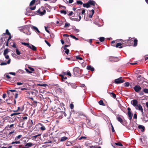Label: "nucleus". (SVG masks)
<instances>
[{
  "label": "nucleus",
  "instance_id": "f257e3e1",
  "mask_svg": "<svg viewBox=\"0 0 148 148\" xmlns=\"http://www.w3.org/2000/svg\"><path fill=\"white\" fill-rule=\"evenodd\" d=\"M29 28L27 26L24 27L23 28V32L27 35H29L31 34V32L29 31Z\"/></svg>",
  "mask_w": 148,
  "mask_h": 148
},
{
  "label": "nucleus",
  "instance_id": "f03ea898",
  "mask_svg": "<svg viewBox=\"0 0 148 148\" xmlns=\"http://www.w3.org/2000/svg\"><path fill=\"white\" fill-rule=\"evenodd\" d=\"M37 12L38 15H42L46 13V11L42 8H41L37 11Z\"/></svg>",
  "mask_w": 148,
  "mask_h": 148
},
{
  "label": "nucleus",
  "instance_id": "7ed1b4c3",
  "mask_svg": "<svg viewBox=\"0 0 148 148\" xmlns=\"http://www.w3.org/2000/svg\"><path fill=\"white\" fill-rule=\"evenodd\" d=\"M135 107L136 109L141 111L143 114V110L142 106L140 104H138Z\"/></svg>",
  "mask_w": 148,
  "mask_h": 148
},
{
  "label": "nucleus",
  "instance_id": "20e7f679",
  "mask_svg": "<svg viewBox=\"0 0 148 148\" xmlns=\"http://www.w3.org/2000/svg\"><path fill=\"white\" fill-rule=\"evenodd\" d=\"M122 77H120L115 80V82L117 84L122 83L124 82V81L121 79Z\"/></svg>",
  "mask_w": 148,
  "mask_h": 148
},
{
  "label": "nucleus",
  "instance_id": "39448f33",
  "mask_svg": "<svg viewBox=\"0 0 148 148\" xmlns=\"http://www.w3.org/2000/svg\"><path fill=\"white\" fill-rule=\"evenodd\" d=\"M31 28L36 33L38 34L40 33V31L38 30L37 27L33 25L31 26Z\"/></svg>",
  "mask_w": 148,
  "mask_h": 148
},
{
  "label": "nucleus",
  "instance_id": "423d86ee",
  "mask_svg": "<svg viewBox=\"0 0 148 148\" xmlns=\"http://www.w3.org/2000/svg\"><path fill=\"white\" fill-rule=\"evenodd\" d=\"M141 89V88L139 85H136L134 87V90L136 92H138L140 91Z\"/></svg>",
  "mask_w": 148,
  "mask_h": 148
},
{
  "label": "nucleus",
  "instance_id": "0eeeda50",
  "mask_svg": "<svg viewBox=\"0 0 148 148\" xmlns=\"http://www.w3.org/2000/svg\"><path fill=\"white\" fill-rule=\"evenodd\" d=\"M131 104L134 107L138 105V101L136 99H133L131 101Z\"/></svg>",
  "mask_w": 148,
  "mask_h": 148
},
{
  "label": "nucleus",
  "instance_id": "6e6552de",
  "mask_svg": "<svg viewBox=\"0 0 148 148\" xmlns=\"http://www.w3.org/2000/svg\"><path fill=\"white\" fill-rule=\"evenodd\" d=\"M74 72L78 74H80L81 73V70L78 67H75L73 69Z\"/></svg>",
  "mask_w": 148,
  "mask_h": 148
},
{
  "label": "nucleus",
  "instance_id": "1a4fd4ad",
  "mask_svg": "<svg viewBox=\"0 0 148 148\" xmlns=\"http://www.w3.org/2000/svg\"><path fill=\"white\" fill-rule=\"evenodd\" d=\"M11 61V59H9L8 60L7 62H3L0 64V65L1 66L6 65L7 64H9L10 63Z\"/></svg>",
  "mask_w": 148,
  "mask_h": 148
},
{
  "label": "nucleus",
  "instance_id": "9d476101",
  "mask_svg": "<svg viewBox=\"0 0 148 148\" xmlns=\"http://www.w3.org/2000/svg\"><path fill=\"white\" fill-rule=\"evenodd\" d=\"M69 86H70L73 88H76L77 87L75 84L74 83H69L68 84Z\"/></svg>",
  "mask_w": 148,
  "mask_h": 148
},
{
  "label": "nucleus",
  "instance_id": "9b49d317",
  "mask_svg": "<svg viewBox=\"0 0 148 148\" xmlns=\"http://www.w3.org/2000/svg\"><path fill=\"white\" fill-rule=\"evenodd\" d=\"M68 139V137L66 136H64L61 138L60 141V142H63L67 140Z\"/></svg>",
  "mask_w": 148,
  "mask_h": 148
},
{
  "label": "nucleus",
  "instance_id": "f8f14e48",
  "mask_svg": "<svg viewBox=\"0 0 148 148\" xmlns=\"http://www.w3.org/2000/svg\"><path fill=\"white\" fill-rule=\"evenodd\" d=\"M29 47L33 50V51H36V47L34 45H29Z\"/></svg>",
  "mask_w": 148,
  "mask_h": 148
},
{
  "label": "nucleus",
  "instance_id": "ddd939ff",
  "mask_svg": "<svg viewBox=\"0 0 148 148\" xmlns=\"http://www.w3.org/2000/svg\"><path fill=\"white\" fill-rule=\"evenodd\" d=\"M88 2L90 5H91L95 6L96 4L95 2L93 1L89 0Z\"/></svg>",
  "mask_w": 148,
  "mask_h": 148
},
{
  "label": "nucleus",
  "instance_id": "4468645a",
  "mask_svg": "<svg viewBox=\"0 0 148 148\" xmlns=\"http://www.w3.org/2000/svg\"><path fill=\"white\" fill-rule=\"evenodd\" d=\"M127 114H128V116L129 117V119L130 120L132 119L133 116V114H132L131 112H128Z\"/></svg>",
  "mask_w": 148,
  "mask_h": 148
},
{
  "label": "nucleus",
  "instance_id": "2eb2a0df",
  "mask_svg": "<svg viewBox=\"0 0 148 148\" xmlns=\"http://www.w3.org/2000/svg\"><path fill=\"white\" fill-rule=\"evenodd\" d=\"M87 69L88 70H90L92 71L94 70V68L93 67H92L91 66L89 65L87 66Z\"/></svg>",
  "mask_w": 148,
  "mask_h": 148
},
{
  "label": "nucleus",
  "instance_id": "dca6fc26",
  "mask_svg": "<svg viewBox=\"0 0 148 148\" xmlns=\"http://www.w3.org/2000/svg\"><path fill=\"white\" fill-rule=\"evenodd\" d=\"M40 135L41 134H39L34 136H32L31 137V138L33 140H35L36 139V138L39 136H40Z\"/></svg>",
  "mask_w": 148,
  "mask_h": 148
},
{
  "label": "nucleus",
  "instance_id": "f3484780",
  "mask_svg": "<svg viewBox=\"0 0 148 148\" xmlns=\"http://www.w3.org/2000/svg\"><path fill=\"white\" fill-rule=\"evenodd\" d=\"M79 18H74V21H79L81 19V17L80 15V14L79 13L78 14Z\"/></svg>",
  "mask_w": 148,
  "mask_h": 148
},
{
  "label": "nucleus",
  "instance_id": "a211bd4d",
  "mask_svg": "<svg viewBox=\"0 0 148 148\" xmlns=\"http://www.w3.org/2000/svg\"><path fill=\"white\" fill-rule=\"evenodd\" d=\"M83 6L84 7H86V8H88L90 7V5L88 2L86 3H84L83 4Z\"/></svg>",
  "mask_w": 148,
  "mask_h": 148
},
{
  "label": "nucleus",
  "instance_id": "6ab92c4d",
  "mask_svg": "<svg viewBox=\"0 0 148 148\" xmlns=\"http://www.w3.org/2000/svg\"><path fill=\"white\" fill-rule=\"evenodd\" d=\"M138 128L140 129L141 130V131L143 132L145 130V127L144 126L141 125H139L138 126Z\"/></svg>",
  "mask_w": 148,
  "mask_h": 148
},
{
  "label": "nucleus",
  "instance_id": "aec40b11",
  "mask_svg": "<svg viewBox=\"0 0 148 148\" xmlns=\"http://www.w3.org/2000/svg\"><path fill=\"white\" fill-rule=\"evenodd\" d=\"M33 145V144L30 143H27V144H26L25 145V146L27 147V148H28L29 147H31Z\"/></svg>",
  "mask_w": 148,
  "mask_h": 148
},
{
  "label": "nucleus",
  "instance_id": "412c9836",
  "mask_svg": "<svg viewBox=\"0 0 148 148\" xmlns=\"http://www.w3.org/2000/svg\"><path fill=\"white\" fill-rule=\"evenodd\" d=\"M91 14H90L89 15V17L90 18H92V16L94 13V10H93V9L92 10H91Z\"/></svg>",
  "mask_w": 148,
  "mask_h": 148
},
{
  "label": "nucleus",
  "instance_id": "4be33fe9",
  "mask_svg": "<svg viewBox=\"0 0 148 148\" xmlns=\"http://www.w3.org/2000/svg\"><path fill=\"white\" fill-rule=\"evenodd\" d=\"M117 120L119 122H120L122 124H123V120L120 117H117Z\"/></svg>",
  "mask_w": 148,
  "mask_h": 148
},
{
  "label": "nucleus",
  "instance_id": "5701e85b",
  "mask_svg": "<svg viewBox=\"0 0 148 148\" xmlns=\"http://www.w3.org/2000/svg\"><path fill=\"white\" fill-rule=\"evenodd\" d=\"M122 44L121 43H117L116 45V47H119V48H121L122 47L121 46Z\"/></svg>",
  "mask_w": 148,
  "mask_h": 148
},
{
  "label": "nucleus",
  "instance_id": "b1692460",
  "mask_svg": "<svg viewBox=\"0 0 148 148\" xmlns=\"http://www.w3.org/2000/svg\"><path fill=\"white\" fill-rule=\"evenodd\" d=\"M22 136V135H19L15 137V140H17L20 139Z\"/></svg>",
  "mask_w": 148,
  "mask_h": 148
},
{
  "label": "nucleus",
  "instance_id": "393cba45",
  "mask_svg": "<svg viewBox=\"0 0 148 148\" xmlns=\"http://www.w3.org/2000/svg\"><path fill=\"white\" fill-rule=\"evenodd\" d=\"M20 141H15V142H12L11 144H12V145H13V144H19L20 143Z\"/></svg>",
  "mask_w": 148,
  "mask_h": 148
},
{
  "label": "nucleus",
  "instance_id": "a878e982",
  "mask_svg": "<svg viewBox=\"0 0 148 148\" xmlns=\"http://www.w3.org/2000/svg\"><path fill=\"white\" fill-rule=\"evenodd\" d=\"M64 49V50H63V51L64 52L67 54H68L69 52V49Z\"/></svg>",
  "mask_w": 148,
  "mask_h": 148
},
{
  "label": "nucleus",
  "instance_id": "bb28decb",
  "mask_svg": "<svg viewBox=\"0 0 148 148\" xmlns=\"http://www.w3.org/2000/svg\"><path fill=\"white\" fill-rule=\"evenodd\" d=\"M8 49H6L3 52V55L4 56H5V55H6L8 53Z\"/></svg>",
  "mask_w": 148,
  "mask_h": 148
},
{
  "label": "nucleus",
  "instance_id": "cd10ccee",
  "mask_svg": "<svg viewBox=\"0 0 148 148\" xmlns=\"http://www.w3.org/2000/svg\"><path fill=\"white\" fill-rule=\"evenodd\" d=\"M72 143L70 141H67L66 143V145L67 146H70L71 145Z\"/></svg>",
  "mask_w": 148,
  "mask_h": 148
},
{
  "label": "nucleus",
  "instance_id": "c85d7f7f",
  "mask_svg": "<svg viewBox=\"0 0 148 148\" xmlns=\"http://www.w3.org/2000/svg\"><path fill=\"white\" fill-rule=\"evenodd\" d=\"M65 133V135L66 136V137H67L68 138V137H70L71 136L69 134V132H64Z\"/></svg>",
  "mask_w": 148,
  "mask_h": 148
},
{
  "label": "nucleus",
  "instance_id": "c756f323",
  "mask_svg": "<svg viewBox=\"0 0 148 148\" xmlns=\"http://www.w3.org/2000/svg\"><path fill=\"white\" fill-rule=\"evenodd\" d=\"M99 104L101 105L104 106H105V105L104 103H103V101L102 100H100L99 102Z\"/></svg>",
  "mask_w": 148,
  "mask_h": 148
},
{
  "label": "nucleus",
  "instance_id": "7c9ffc66",
  "mask_svg": "<svg viewBox=\"0 0 148 148\" xmlns=\"http://www.w3.org/2000/svg\"><path fill=\"white\" fill-rule=\"evenodd\" d=\"M134 47H136L137 45V40L136 39H135L134 40Z\"/></svg>",
  "mask_w": 148,
  "mask_h": 148
},
{
  "label": "nucleus",
  "instance_id": "2f4dec72",
  "mask_svg": "<svg viewBox=\"0 0 148 148\" xmlns=\"http://www.w3.org/2000/svg\"><path fill=\"white\" fill-rule=\"evenodd\" d=\"M144 109L145 110H148V102H146V106L145 108Z\"/></svg>",
  "mask_w": 148,
  "mask_h": 148
},
{
  "label": "nucleus",
  "instance_id": "473e14b6",
  "mask_svg": "<svg viewBox=\"0 0 148 148\" xmlns=\"http://www.w3.org/2000/svg\"><path fill=\"white\" fill-rule=\"evenodd\" d=\"M21 44L23 45H24L25 46H27L28 47H29V44L28 43H25V42H21Z\"/></svg>",
  "mask_w": 148,
  "mask_h": 148
},
{
  "label": "nucleus",
  "instance_id": "72a5a7b5",
  "mask_svg": "<svg viewBox=\"0 0 148 148\" xmlns=\"http://www.w3.org/2000/svg\"><path fill=\"white\" fill-rule=\"evenodd\" d=\"M16 52L17 55H19L21 54L20 52L19 51L18 48L16 49Z\"/></svg>",
  "mask_w": 148,
  "mask_h": 148
},
{
  "label": "nucleus",
  "instance_id": "f704fd0d",
  "mask_svg": "<svg viewBox=\"0 0 148 148\" xmlns=\"http://www.w3.org/2000/svg\"><path fill=\"white\" fill-rule=\"evenodd\" d=\"M73 28L77 32H79V29H76L75 26H74L73 27Z\"/></svg>",
  "mask_w": 148,
  "mask_h": 148
},
{
  "label": "nucleus",
  "instance_id": "c9c22d12",
  "mask_svg": "<svg viewBox=\"0 0 148 148\" xmlns=\"http://www.w3.org/2000/svg\"><path fill=\"white\" fill-rule=\"evenodd\" d=\"M77 3L78 5H82L83 4V2L81 1H77L76 2Z\"/></svg>",
  "mask_w": 148,
  "mask_h": 148
},
{
  "label": "nucleus",
  "instance_id": "e433bc0d",
  "mask_svg": "<svg viewBox=\"0 0 148 148\" xmlns=\"http://www.w3.org/2000/svg\"><path fill=\"white\" fill-rule=\"evenodd\" d=\"M40 124L42 126V127L40 128V129L42 130H45V128L44 126L42 125L41 124Z\"/></svg>",
  "mask_w": 148,
  "mask_h": 148
},
{
  "label": "nucleus",
  "instance_id": "4c0bfd02",
  "mask_svg": "<svg viewBox=\"0 0 148 148\" xmlns=\"http://www.w3.org/2000/svg\"><path fill=\"white\" fill-rule=\"evenodd\" d=\"M99 39L101 42H103L105 38L104 37H100Z\"/></svg>",
  "mask_w": 148,
  "mask_h": 148
},
{
  "label": "nucleus",
  "instance_id": "58836bf2",
  "mask_svg": "<svg viewBox=\"0 0 148 148\" xmlns=\"http://www.w3.org/2000/svg\"><path fill=\"white\" fill-rule=\"evenodd\" d=\"M35 0H33L30 3L29 5L30 6H31L32 5L34 4L35 3Z\"/></svg>",
  "mask_w": 148,
  "mask_h": 148
},
{
  "label": "nucleus",
  "instance_id": "ea45409f",
  "mask_svg": "<svg viewBox=\"0 0 148 148\" xmlns=\"http://www.w3.org/2000/svg\"><path fill=\"white\" fill-rule=\"evenodd\" d=\"M56 23L57 24H59V25L60 26L62 24V22L60 21H56Z\"/></svg>",
  "mask_w": 148,
  "mask_h": 148
},
{
  "label": "nucleus",
  "instance_id": "a19ab883",
  "mask_svg": "<svg viewBox=\"0 0 148 148\" xmlns=\"http://www.w3.org/2000/svg\"><path fill=\"white\" fill-rule=\"evenodd\" d=\"M60 76H61L62 79L63 80V79H67V77H64L63 75H60Z\"/></svg>",
  "mask_w": 148,
  "mask_h": 148
},
{
  "label": "nucleus",
  "instance_id": "79ce46f5",
  "mask_svg": "<svg viewBox=\"0 0 148 148\" xmlns=\"http://www.w3.org/2000/svg\"><path fill=\"white\" fill-rule=\"evenodd\" d=\"M60 13L62 14H66V11L64 10H62L60 11Z\"/></svg>",
  "mask_w": 148,
  "mask_h": 148
},
{
  "label": "nucleus",
  "instance_id": "37998d69",
  "mask_svg": "<svg viewBox=\"0 0 148 148\" xmlns=\"http://www.w3.org/2000/svg\"><path fill=\"white\" fill-rule=\"evenodd\" d=\"M115 144L116 145L119 146H122V144L121 143H119V142L116 143H115Z\"/></svg>",
  "mask_w": 148,
  "mask_h": 148
},
{
  "label": "nucleus",
  "instance_id": "c03bdc74",
  "mask_svg": "<svg viewBox=\"0 0 148 148\" xmlns=\"http://www.w3.org/2000/svg\"><path fill=\"white\" fill-rule=\"evenodd\" d=\"M70 36L72 37L73 38L75 39L76 40H78V38L76 37L75 36L72 35H71Z\"/></svg>",
  "mask_w": 148,
  "mask_h": 148
},
{
  "label": "nucleus",
  "instance_id": "a18cd8bd",
  "mask_svg": "<svg viewBox=\"0 0 148 148\" xmlns=\"http://www.w3.org/2000/svg\"><path fill=\"white\" fill-rule=\"evenodd\" d=\"M85 9L82 10V12H81V14L83 15L85 14Z\"/></svg>",
  "mask_w": 148,
  "mask_h": 148
},
{
  "label": "nucleus",
  "instance_id": "49530a36",
  "mask_svg": "<svg viewBox=\"0 0 148 148\" xmlns=\"http://www.w3.org/2000/svg\"><path fill=\"white\" fill-rule=\"evenodd\" d=\"M143 91L146 93H148V89L145 88L143 90Z\"/></svg>",
  "mask_w": 148,
  "mask_h": 148
},
{
  "label": "nucleus",
  "instance_id": "de8ad7c7",
  "mask_svg": "<svg viewBox=\"0 0 148 148\" xmlns=\"http://www.w3.org/2000/svg\"><path fill=\"white\" fill-rule=\"evenodd\" d=\"M125 86L126 87H128L130 85V83L128 82H126L125 83Z\"/></svg>",
  "mask_w": 148,
  "mask_h": 148
},
{
  "label": "nucleus",
  "instance_id": "09e8293b",
  "mask_svg": "<svg viewBox=\"0 0 148 148\" xmlns=\"http://www.w3.org/2000/svg\"><path fill=\"white\" fill-rule=\"evenodd\" d=\"M76 58L77 59H79V60H82L83 59L81 57H79V56H76Z\"/></svg>",
  "mask_w": 148,
  "mask_h": 148
},
{
  "label": "nucleus",
  "instance_id": "8fccbe9b",
  "mask_svg": "<svg viewBox=\"0 0 148 148\" xmlns=\"http://www.w3.org/2000/svg\"><path fill=\"white\" fill-rule=\"evenodd\" d=\"M112 95V97L113 98H115L116 97V95L113 92H111L110 93Z\"/></svg>",
  "mask_w": 148,
  "mask_h": 148
},
{
  "label": "nucleus",
  "instance_id": "3c124183",
  "mask_svg": "<svg viewBox=\"0 0 148 148\" xmlns=\"http://www.w3.org/2000/svg\"><path fill=\"white\" fill-rule=\"evenodd\" d=\"M28 68L30 70V71H32V73L34 71V69L32 68L31 67H28Z\"/></svg>",
  "mask_w": 148,
  "mask_h": 148
},
{
  "label": "nucleus",
  "instance_id": "603ef678",
  "mask_svg": "<svg viewBox=\"0 0 148 148\" xmlns=\"http://www.w3.org/2000/svg\"><path fill=\"white\" fill-rule=\"evenodd\" d=\"M70 25V24L68 23H65L64 25V27H67L68 26Z\"/></svg>",
  "mask_w": 148,
  "mask_h": 148
},
{
  "label": "nucleus",
  "instance_id": "864d4df0",
  "mask_svg": "<svg viewBox=\"0 0 148 148\" xmlns=\"http://www.w3.org/2000/svg\"><path fill=\"white\" fill-rule=\"evenodd\" d=\"M36 8V6H34L33 7H30V8H29V10H30V11L31 10H35Z\"/></svg>",
  "mask_w": 148,
  "mask_h": 148
},
{
  "label": "nucleus",
  "instance_id": "5fc2aeb1",
  "mask_svg": "<svg viewBox=\"0 0 148 148\" xmlns=\"http://www.w3.org/2000/svg\"><path fill=\"white\" fill-rule=\"evenodd\" d=\"M45 31L49 33H50V32L47 29V27L46 26H45Z\"/></svg>",
  "mask_w": 148,
  "mask_h": 148
},
{
  "label": "nucleus",
  "instance_id": "6e6d98bb",
  "mask_svg": "<svg viewBox=\"0 0 148 148\" xmlns=\"http://www.w3.org/2000/svg\"><path fill=\"white\" fill-rule=\"evenodd\" d=\"M70 107L71 109H73L74 107V106H73V104L72 103L70 104Z\"/></svg>",
  "mask_w": 148,
  "mask_h": 148
},
{
  "label": "nucleus",
  "instance_id": "4d7b16f0",
  "mask_svg": "<svg viewBox=\"0 0 148 148\" xmlns=\"http://www.w3.org/2000/svg\"><path fill=\"white\" fill-rule=\"evenodd\" d=\"M6 33L8 35H10V33L9 32L8 30L7 29L6 30Z\"/></svg>",
  "mask_w": 148,
  "mask_h": 148
},
{
  "label": "nucleus",
  "instance_id": "13d9d810",
  "mask_svg": "<svg viewBox=\"0 0 148 148\" xmlns=\"http://www.w3.org/2000/svg\"><path fill=\"white\" fill-rule=\"evenodd\" d=\"M45 42H46V43L49 46H50L51 45L50 44V43L46 40H45Z\"/></svg>",
  "mask_w": 148,
  "mask_h": 148
},
{
  "label": "nucleus",
  "instance_id": "bf43d9fd",
  "mask_svg": "<svg viewBox=\"0 0 148 148\" xmlns=\"http://www.w3.org/2000/svg\"><path fill=\"white\" fill-rule=\"evenodd\" d=\"M5 57V58L6 59H9V57L8 55H5V56H4Z\"/></svg>",
  "mask_w": 148,
  "mask_h": 148
},
{
  "label": "nucleus",
  "instance_id": "052dcab7",
  "mask_svg": "<svg viewBox=\"0 0 148 148\" xmlns=\"http://www.w3.org/2000/svg\"><path fill=\"white\" fill-rule=\"evenodd\" d=\"M25 70H26V71L27 73H32V71H29L28 69H27V68H25Z\"/></svg>",
  "mask_w": 148,
  "mask_h": 148
},
{
  "label": "nucleus",
  "instance_id": "680f3d73",
  "mask_svg": "<svg viewBox=\"0 0 148 148\" xmlns=\"http://www.w3.org/2000/svg\"><path fill=\"white\" fill-rule=\"evenodd\" d=\"M23 84V83L21 82H18L17 83V84L18 85H21Z\"/></svg>",
  "mask_w": 148,
  "mask_h": 148
},
{
  "label": "nucleus",
  "instance_id": "e2e57ef3",
  "mask_svg": "<svg viewBox=\"0 0 148 148\" xmlns=\"http://www.w3.org/2000/svg\"><path fill=\"white\" fill-rule=\"evenodd\" d=\"M66 74H67V75H68L70 76H71V74L69 71L68 72H67V73H66Z\"/></svg>",
  "mask_w": 148,
  "mask_h": 148
},
{
  "label": "nucleus",
  "instance_id": "0e129e2a",
  "mask_svg": "<svg viewBox=\"0 0 148 148\" xmlns=\"http://www.w3.org/2000/svg\"><path fill=\"white\" fill-rule=\"evenodd\" d=\"M14 132V131H13L9 133L8 135H10L11 134H13Z\"/></svg>",
  "mask_w": 148,
  "mask_h": 148
},
{
  "label": "nucleus",
  "instance_id": "69168bd1",
  "mask_svg": "<svg viewBox=\"0 0 148 148\" xmlns=\"http://www.w3.org/2000/svg\"><path fill=\"white\" fill-rule=\"evenodd\" d=\"M73 13V12L72 11H71L69 14L68 15L69 16H72V15Z\"/></svg>",
  "mask_w": 148,
  "mask_h": 148
},
{
  "label": "nucleus",
  "instance_id": "338daca9",
  "mask_svg": "<svg viewBox=\"0 0 148 148\" xmlns=\"http://www.w3.org/2000/svg\"><path fill=\"white\" fill-rule=\"evenodd\" d=\"M63 36L64 37L66 36L68 37L69 36V35L67 34H64L63 35Z\"/></svg>",
  "mask_w": 148,
  "mask_h": 148
},
{
  "label": "nucleus",
  "instance_id": "774afa93",
  "mask_svg": "<svg viewBox=\"0 0 148 148\" xmlns=\"http://www.w3.org/2000/svg\"><path fill=\"white\" fill-rule=\"evenodd\" d=\"M73 0H69V3H71L73 2Z\"/></svg>",
  "mask_w": 148,
  "mask_h": 148
}]
</instances>
